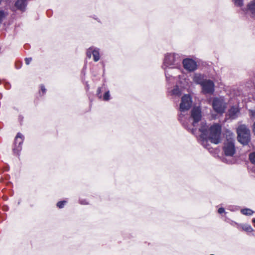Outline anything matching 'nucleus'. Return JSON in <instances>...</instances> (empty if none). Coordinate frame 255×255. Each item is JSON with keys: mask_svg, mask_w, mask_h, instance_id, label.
I'll use <instances>...</instances> for the list:
<instances>
[{"mask_svg": "<svg viewBox=\"0 0 255 255\" xmlns=\"http://www.w3.org/2000/svg\"><path fill=\"white\" fill-rule=\"evenodd\" d=\"M41 90L43 94H44L46 92V89L45 88L43 85H41Z\"/></svg>", "mask_w": 255, "mask_h": 255, "instance_id": "obj_29", "label": "nucleus"}, {"mask_svg": "<svg viewBox=\"0 0 255 255\" xmlns=\"http://www.w3.org/2000/svg\"><path fill=\"white\" fill-rule=\"evenodd\" d=\"M66 203L65 201H59L57 203V206L59 208H62Z\"/></svg>", "mask_w": 255, "mask_h": 255, "instance_id": "obj_24", "label": "nucleus"}, {"mask_svg": "<svg viewBox=\"0 0 255 255\" xmlns=\"http://www.w3.org/2000/svg\"><path fill=\"white\" fill-rule=\"evenodd\" d=\"M239 110L235 107H232L229 111V116L232 119H236L238 115Z\"/></svg>", "mask_w": 255, "mask_h": 255, "instance_id": "obj_15", "label": "nucleus"}, {"mask_svg": "<svg viewBox=\"0 0 255 255\" xmlns=\"http://www.w3.org/2000/svg\"><path fill=\"white\" fill-rule=\"evenodd\" d=\"M182 63L184 68L189 71H193L197 69V63L193 59L187 58L183 60Z\"/></svg>", "mask_w": 255, "mask_h": 255, "instance_id": "obj_9", "label": "nucleus"}, {"mask_svg": "<svg viewBox=\"0 0 255 255\" xmlns=\"http://www.w3.org/2000/svg\"><path fill=\"white\" fill-rule=\"evenodd\" d=\"M172 93L173 95H178L180 94V91L179 89L177 87H176V88L172 90Z\"/></svg>", "mask_w": 255, "mask_h": 255, "instance_id": "obj_21", "label": "nucleus"}, {"mask_svg": "<svg viewBox=\"0 0 255 255\" xmlns=\"http://www.w3.org/2000/svg\"><path fill=\"white\" fill-rule=\"evenodd\" d=\"M253 131L255 135V122L254 123L253 125Z\"/></svg>", "mask_w": 255, "mask_h": 255, "instance_id": "obj_30", "label": "nucleus"}, {"mask_svg": "<svg viewBox=\"0 0 255 255\" xmlns=\"http://www.w3.org/2000/svg\"><path fill=\"white\" fill-rule=\"evenodd\" d=\"M248 10L253 16H255V0H251L247 5Z\"/></svg>", "mask_w": 255, "mask_h": 255, "instance_id": "obj_16", "label": "nucleus"}, {"mask_svg": "<svg viewBox=\"0 0 255 255\" xmlns=\"http://www.w3.org/2000/svg\"><path fill=\"white\" fill-rule=\"evenodd\" d=\"M181 58L179 54L176 53H167L165 55L162 68L165 71V75L167 80L172 78L169 72L172 69H178L180 65Z\"/></svg>", "mask_w": 255, "mask_h": 255, "instance_id": "obj_2", "label": "nucleus"}, {"mask_svg": "<svg viewBox=\"0 0 255 255\" xmlns=\"http://www.w3.org/2000/svg\"><path fill=\"white\" fill-rule=\"evenodd\" d=\"M250 114L252 117L255 118V110H250Z\"/></svg>", "mask_w": 255, "mask_h": 255, "instance_id": "obj_25", "label": "nucleus"}, {"mask_svg": "<svg viewBox=\"0 0 255 255\" xmlns=\"http://www.w3.org/2000/svg\"><path fill=\"white\" fill-rule=\"evenodd\" d=\"M100 92H101V88H99L98 89V94H99Z\"/></svg>", "mask_w": 255, "mask_h": 255, "instance_id": "obj_32", "label": "nucleus"}, {"mask_svg": "<svg viewBox=\"0 0 255 255\" xmlns=\"http://www.w3.org/2000/svg\"><path fill=\"white\" fill-rule=\"evenodd\" d=\"M253 222L255 224V219H253Z\"/></svg>", "mask_w": 255, "mask_h": 255, "instance_id": "obj_33", "label": "nucleus"}, {"mask_svg": "<svg viewBox=\"0 0 255 255\" xmlns=\"http://www.w3.org/2000/svg\"><path fill=\"white\" fill-rule=\"evenodd\" d=\"M92 54L95 62H97L100 59L99 49L98 48L93 47L88 48L87 51V57L91 58Z\"/></svg>", "mask_w": 255, "mask_h": 255, "instance_id": "obj_10", "label": "nucleus"}, {"mask_svg": "<svg viewBox=\"0 0 255 255\" xmlns=\"http://www.w3.org/2000/svg\"><path fill=\"white\" fill-rule=\"evenodd\" d=\"M212 105L214 111L218 114L224 113L227 108V103L221 97L213 98Z\"/></svg>", "mask_w": 255, "mask_h": 255, "instance_id": "obj_5", "label": "nucleus"}, {"mask_svg": "<svg viewBox=\"0 0 255 255\" xmlns=\"http://www.w3.org/2000/svg\"><path fill=\"white\" fill-rule=\"evenodd\" d=\"M23 141V136L20 133H18L15 138V146L13 148L14 153L18 152L21 149V144Z\"/></svg>", "mask_w": 255, "mask_h": 255, "instance_id": "obj_12", "label": "nucleus"}, {"mask_svg": "<svg viewBox=\"0 0 255 255\" xmlns=\"http://www.w3.org/2000/svg\"><path fill=\"white\" fill-rule=\"evenodd\" d=\"M4 16L3 12L2 11H0V24L1 23L2 19Z\"/></svg>", "mask_w": 255, "mask_h": 255, "instance_id": "obj_28", "label": "nucleus"}, {"mask_svg": "<svg viewBox=\"0 0 255 255\" xmlns=\"http://www.w3.org/2000/svg\"><path fill=\"white\" fill-rule=\"evenodd\" d=\"M201 87L204 94H212L214 92V83L211 80L206 79L201 85Z\"/></svg>", "mask_w": 255, "mask_h": 255, "instance_id": "obj_8", "label": "nucleus"}, {"mask_svg": "<svg viewBox=\"0 0 255 255\" xmlns=\"http://www.w3.org/2000/svg\"><path fill=\"white\" fill-rule=\"evenodd\" d=\"M202 117L201 109L199 107H194L191 111L190 121H192V126L196 127Z\"/></svg>", "mask_w": 255, "mask_h": 255, "instance_id": "obj_7", "label": "nucleus"}, {"mask_svg": "<svg viewBox=\"0 0 255 255\" xmlns=\"http://www.w3.org/2000/svg\"><path fill=\"white\" fill-rule=\"evenodd\" d=\"M32 59L31 58H26L25 59V63L26 65H29L30 62L31 61Z\"/></svg>", "mask_w": 255, "mask_h": 255, "instance_id": "obj_26", "label": "nucleus"}, {"mask_svg": "<svg viewBox=\"0 0 255 255\" xmlns=\"http://www.w3.org/2000/svg\"><path fill=\"white\" fill-rule=\"evenodd\" d=\"M23 141V136L20 133H18L15 138V146L13 148L14 153L18 152L21 149V144Z\"/></svg>", "mask_w": 255, "mask_h": 255, "instance_id": "obj_11", "label": "nucleus"}, {"mask_svg": "<svg viewBox=\"0 0 255 255\" xmlns=\"http://www.w3.org/2000/svg\"><path fill=\"white\" fill-rule=\"evenodd\" d=\"M199 131L201 134L198 140L206 148H208V140L215 144L221 141V127L219 124H214L209 128L206 123H202Z\"/></svg>", "mask_w": 255, "mask_h": 255, "instance_id": "obj_1", "label": "nucleus"}, {"mask_svg": "<svg viewBox=\"0 0 255 255\" xmlns=\"http://www.w3.org/2000/svg\"><path fill=\"white\" fill-rule=\"evenodd\" d=\"M183 126L189 130H190L191 132L193 134H195V131L196 130V128H191L187 125H185L184 123H183Z\"/></svg>", "mask_w": 255, "mask_h": 255, "instance_id": "obj_22", "label": "nucleus"}, {"mask_svg": "<svg viewBox=\"0 0 255 255\" xmlns=\"http://www.w3.org/2000/svg\"><path fill=\"white\" fill-rule=\"evenodd\" d=\"M192 100L190 96L188 95H184L181 98V102L180 104V111L181 114L179 115V120L182 121L183 113L188 111L192 106Z\"/></svg>", "mask_w": 255, "mask_h": 255, "instance_id": "obj_6", "label": "nucleus"}, {"mask_svg": "<svg viewBox=\"0 0 255 255\" xmlns=\"http://www.w3.org/2000/svg\"><path fill=\"white\" fill-rule=\"evenodd\" d=\"M241 212L244 215L249 216L252 215L254 213L253 210L249 208L242 209Z\"/></svg>", "mask_w": 255, "mask_h": 255, "instance_id": "obj_18", "label": "nucleus"}, {"mask_svg": "<svg viewBox=\"0 0 255 255\" xmlns=\"http://www.w3.org/2000/svg\"><path fill=\"white\" fill-rule=\"evenodd\" d=\"M238 229H242L244 231L251 233L253 231V229L251 225L248 224H240L238 225Z\"/></svg>", "mask_w": 255, "mask_h": 255, "instance_id": "obj_17", "label": "nucleus"}, {"mask_svg": "<svg viewBox=\"0 0 255 255\" xmlns=\"http://www.w3.org/2000/svg\"><path fill=\"white\" fill-rule=\"evenodd\" d=\"M225 212V209L224 208H220L219 209H218V213L219 214H222L223 213Z\"/></svg>", "mask_w": 255, "mask_h": 255, "instance_id": "obj_27", "label": "nucleus"}, {"mask_svg": "<svg viewBox=\"0 0 255 255\" xmlns=\"http://www.w3.org/2000/svg\"><path fill=\"white\" fill-rule=\"evenodd\" d=\"M110 95L109 91L106 92L104 96H103V100L105 101H108L110 99Z\"/></svg>", "mask_w": 255, "mask_h": 255, "instance_id": "obj_23", "label": "nucleus"}, {"mask_svg": "<svg viewBox=\"0 0 255 255\" xmlns=\"http://www.w3.org/2000/svg\"><path fill=\"white\" fill-rule=\"evenodd\" d=\"M206 79H204L203 75L199 73H195L193 77V80L194 83L201 86Z\"/></svg>", "mask_w": 255, "mask_h": 255, "instance_id": "obj_13", "label": "nucleus"}, {"mask_svg": "<svg viewBox=\"0 0 255 255\" xmlns=\"http://www.w3.org/2000/svg\"><path fill=\"white\" fill-rule=\"evenodd\" d=\"M226 140L223 148L226 156H233L235 153L234 135L232 132L227 131L226 132Z\"/></svg>", "mask_w": 255, "mask_h": 255, "instance_id": "obj_3", "label": "nucleus"}, {"mask_svg": "<svg viewBox=\"0 0 255 255\" xmlns=\"http://www.w3.org/2000/svg\"><path fill=\"white\" fill-rule=\"evenodd\" d=\"M249 158L251 162L255 164V152L251 153Z\"/></svg>", "mask_w": 255, "mask_h": 255, "instance_id": "obj_20", "label": "nucleus"}, {"mask_svg": "<svg viewBox=\"0 0 255 255\" xmlns=\"http://www.w3.org/2000/svg\"><path fill=\"white\" fill-rule=\"evenodd\" d=\"M80 202L81 204L85 205L87 204L85 200H80Z\"/></svg>", "mask_w": 255, "mask_h": 255, "instance_id": "obj_31", "label": "nucleus"}, {"mask_svg": "<svg viewBox=\"0 0 255 255\" xmlns=\"http://www.w3.org/2000/svg\"><path fill=\"white\" fill-rule=\"evenodd\" d=\"M27 5V0H17L15 3V7L21 10L24 11Z\"/></svg>", "mask_w": 255, "mask_h": 255, "instance_id": "obj_14", "label": "nucleus"}, {"mask_svg": "<svg viewBox=\"0 0 255 255\" xmlns=\"http://www.w3.org/2000/svg\"><path fill=\"white\" fill-rule=\"evenodd\" d=\"M238 141L242 144L246 145L248 144L251 139V133L250 129L245 125L239 126L237 128Z\"/></svg>", "mask_w": 255, "mask_h": 255, "instance_id": "obj_4", "label": "nucleus"}, {"mask_svg": "<svg viewBox=\"0 0 255 255\" xmlns=\"http://www.w3.org/2000/svg\"><path fill=\"white\" fill-rule=\"evenodd\" d=\"M235 5L237 6L241 7L244 4V0H232Z\"/></svg>", "mask_w": 255, "mask_h": 255, "instance_id": "obj_19", "label": "nucleus"}]
</instances>
